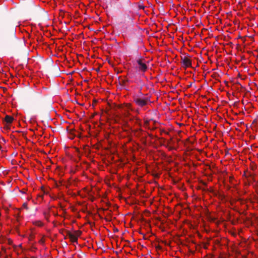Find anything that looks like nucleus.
<instances>
[{
  "label": "nucleus",
  "instance_id": "nucleus-7",
  "mask_svg": "<svg viewBox=\"0 0 258 258\" xmlns=\"http://www.w3.org/2000/svg\"><path fill=\"white\" fill-rule=\"evenodd\" d=\"M81 233H82V232H81V231L77 230V231H75L74 232V234L75 236H77V238H78V237L79 236H80V235L81 234Z\"/></svg>",
  "mask_w": 258,
  "mask_h": 258
},
{
  "label": "nucleus",
  "instance_id": "nucleus-11",
  "mask_svg": "<svg viewBox=\"0 0 258 258\" xmlns=\"http://www.w3.org/2000/svg\"><path fill=\"white\" fill-rule=\"evenodd\" d=\"M33 238H34V236L32 234L30 235V237H29L30 240H32Z\"/></svg>",
  "mask_w": 258,
  "mask_h": 258
},
{
  "label": "nucleus",
  "instance_id": "nucleus-9",
  "mask_svg": "<svg viewBox=\"0 0 258 258\" xmlns=\"http://www.w3.org/2000/svg\"><path fill=\"white\" fill-rule=\"evenodd\" d=\"M23 207L24 208H25L26 210H28V209H29V208H28V206H27V203H24V204H23Z\"/></svg>",
  "mask_w": 258,
  "mask_h": 258
},
{
  "label": "nucleus",
  "instance_id": "nucleus-17",
  "mask_svg": "<svg viewBox=\"0 0 258 258\" xmlns=\"http://www.w3.org/2000/svg\"><path fill=\"white\" fill-rule=\"evenodd\" d=\"M56 186H59V185L57 183H56Z\"/></svg>",
  "mask_w": 258,
  "mask_h": 258
},
{
  "label": "nucleus",
  "instance_id": "nucleus-5",
  "mask_svg": "<svg viewBox=\"0 0 258 258\" xmlns=\"http://www.w3.org/2000/svg\"><path fill=\"white\" fill-rule=\"evenodd\" d=\"M67 236H68L69 238L71 239V241L73 242H77L78 240V238L77 236H75L74 234L72 233L69 231H66Z\"/></svg>",
  "mask_w": 258,
  "mask_h": 258
},
{
  "label": "nucleus",
  "instance_id": "nucleus-2",
  "mask_svg": "<svg viewBox=\"0 0 258 258\" xmlns=\"http://www.w3.org/2000/svg\"><path fill=\"white\" fill-rule=\"evenodd\" d=\"M134 101L137 105L140 107H143L148 103L150 101V99L148 97H137L134 98Z\"/></svg>",
  "mask_w": 258,
  "mask_h": 258
},
{
  "label": "nucleus",
  "instance_id": "nucleus-1",
  "mask_svg": "<svg viewBox=\"0 0 258 258\" xmlns=\"http://www.w3.org/2000/svg\"><path fill=\"white\" fill-rule=\"evenodd\" d=\"M1 32L5 42L7 44L12 45L17 41L15 31L13 28L8 30L5 26H3L1 28Z\"/></svg>",
  "mask_w": 258,
  "mask_h": 258
},
{
  "label": "nucleus",
  "instance_id": "nucleus-10",
  "mask_svg": "<svg viewBox=\"0 0 258 258\" xmlns=\"http://www.w3.org/2000/svg\"><path fill=\"white\" fill-rule=\"evenodd\" d=\"M165 133V134H169V133H168V132H166V131H164V130H161V133L162 134V133Z\"/></svg>",
  "mask_w": 258,
  "mask_h": 258
},
{
  "label": "nucleus",
  "instance_id": "nucleus-8",
  "mask_svg": "<svg viewBox=\"0 0 258 258\" xmlns=\"http://www.w3.org/2000/svg\"><path fill=\"white\" fill-rule=\"evenodd\" d=\"M129 80L128 79H124L122 80V84L124 85H125L127 83H128Z\"/></svg>",
  "mask_w": 258,
  "mask_h": 258
},
{
  "label": "nucleus",
  "instance_id": "nucleus-13",
  "mask_svg": "<svg viewBox=\"0 0 258 258\" xmlns=\"http://www.w3.org/2000/svg\"><path fill=\"white\" fill-rule=\"evenodd\" d=\"M125 1H126V5H128L129 3H130V1L129 0H126Z\"/></svg>",
  "mask_w": 258,
  "mask_h": 258
},
{
  "label": "nucleus",
  "instance_id": "nucleus-14",
  "mask_svg": "<svg viewBox=\"0 0 258 258\" xmlns=\"http://www.w3.org/2000/svg\"><path fill=\"white\" fill-rule=\"evenodd\" d=\"M156 248H161V246H159V245H158L157 246H156Z\"/></svg>",
  "mask_w": 258,
  "mask_h": 258
},
{
  "label": "nucleus",
  "instance_id": "nucleus-18",
  "mask_svg": "<svg viewBox=\"0 0 258 258\" xmlns=\"http://www.w3.org/2000/svg\"><path fill=\"white\" fill-rule=\"evenodd\" d=\"M122 7H123V6H120L119 8H122Z\"/></svg>",
  "mask_w": 258,
  "mask_h": 258
},
{
  "label": "nucleus",
  "instance_id": "nucleus-3",
  "mask_svg": "<svg viewBox=\"0 0 258 258\" xmlns=\"http://www.w3.org/2000/svg\"><path fill=\"white\" fill-rule=\"evenodd\" d=\"M138 64L139 65V70L142 72H145L147 70V65L143 62L142 59H139L137 60Z\"/></svg>",
  "mask_w": 258,
  "mask_h": 258
},
{
  "label": "nucleus",
  "instance_id": "nucleus-15",
  "mask_svg": "<svg viewBox=\"0 0 258 258\" xmlns=\"http://www.w3.org/2000/svg\"><path fill=\"white\" fill-rule=\"evenodd\" d=\"M169 150H172L173 148L172 147H170L169 148Z\"/></svg>",
  "mask_w": 258,
  "mask_h": 258
},
{
  "label": "nucleus",
  "instance_id": "nucleus-16",
  "mask_svg": "<svg viewBox=\"0 0 258 258\" xmlns=\"http://www.w3.org/2000/svg\"><path fill=\"white\" fill-rule=\"evenodd\" d=\"M116 231H118V229H114V232H116Z\"/></svg>",
  "mask_w": 258,
  "mask_h": 258
},
{
  "label": "nucleus",
  "instance_id": "nucleus-4",
  "mask_svg": "<svg viewBox=\"0 0 258 258\" xmlns=\"http://www.w3.org/2000/svg\"><path fill=\"white\" fill-rule=\"evenodd\" d=\"M181 62L184 67L188 68L191 67V61L187 57L185 56L181 57Z\"/></svg>",
  "mask_w": 258,
  "mask_h": 258
},
{
  "label": "nucleus",
  "instance_id": "nucleus-12",
  "mask_svg": "<svg viewBox=\"0 0 258 258\" xmlns=\"http://www.w3.org/2000/svg\"><path fill=\"white\" fill-rule=\"evenodd\" d=\"M139 7L140 9H144L145 8V7L143 6H140Z\"/></svg>",
  "mask_w": 258,
  "mask_h": 258
},
{
  "label": "nucleus",
  "instance_id": "nucleus-6",
  "mask_svg": "<svg viewBox=\"0 0 258 258\" xmlns=\"http://www.w3.org/2000/svg\"><path fill=\"white\" fill-rule=\"evenodd\" d=\"M14 120V118L12 116L6 115L5 117L4 121L8 124H10Z\"/></svg>",
  "mask_w": 258,
  "mask_h": 258
}]
</instances>
